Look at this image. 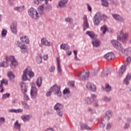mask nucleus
Segmentation results:
<instances>
[{"mask_svg":"<svg viewBox=\"0 0 131 131\" xmlns=\"http://www.w3.org/2000/svg\"><path fill=\"white\" fill-rule=\"evenodd\" d=\"M50 72H54L55 71V66H52L49 69Z\"/></svg>","mask_w":131,"mask_h":131,"instance_id":"680f3d73","label":"nucleus"},{"mask_svg":"<svg viewBox=\"0 0 131 131\" xmlns=\"http://www.w3.org/2000/svg\"><path fill=\"white\" fill-rule=\"evenodd\" d=\"M79 124L81 130H83V129H87L88 130H90V129H91V127L88 126V125L86 124H83V123L80 122Z\"/></svg>","mask_w":131,"mask_h":131,"instance_id":"c756f323","label":"nucleus"},{"mask_svg":"<svg viewBox=\"0 0 131 131\" xmlns=\"http://www.w3.org/2000/svg\"><path fill=\"white\" fill-rule=\"evenodd\" d=\"M105 90L106 93H109L111 91V86L109 84H106L105 85Z\"/></svg>","mask_w":131,"mask_h":131,"instance_id":"de8ad7c7","label":"nucleus"},{"mask_svg":"<svg viewBox=\"0 0 131 131\" xmlns=\"http://www.w3.org/2000/svg\"><path fill=\"white\" fill-rule=\"evenodd\" d=\"M30 94L32 99H35L37 97V89L35 86L31 87Z\"/></svg>","mask_w":131,"mask_h":131,"instance_id":"9b49d317","label":"nucleus"},{"mask_svg":"<svg viewBox=\"0 0 131 131\" xmlns=\"http://www.w3.org/2000/svg\"><path fill=\"white\" fill-rule=\"evenodd\" d=\"M19 85L23 94H26L27 93V88H26L25 82L23 81L19 82Z\"/></svg>","mask_w":131,"mask_h":131,"instance_id":"4468645a","label":"nucleus"},{"mask_svg":"<svg viewBox=\"0 0 131 131\" xmlns=\"http://www.w3.org/2000/svg\"><path fill=\"white\" fill-rule=\"evenodd\" d=\"M28 13L30 17L34 20H36L38 18L40 17V14H38L37 11H36V10L33 8H31L29 9L28 10Z\"/></svg>","mask_w":131,"mask_h":131,"instance_id":"f03ea898","label":"nucleus"},{"mask_svg":"<svg viewBox=\"0 0 131 131\" xmlns=\"http://www.w3.org/2000/svg\"><path fill=\"white\" fill-rule=\"evenodd\" d=\"M10 97V93H6L3 95L2 99V100H5L7 99V98H9Z\"/></svg>","mask_w":131,"mask_h":131,"instance_id":"8fccbe9b","label":"nucleus"},{"mask_svg":"<svg viewBox=\"0 0 131 131\" xmlns=\"http://www.w3.org/2000/svg\"><path fill=\"white\" fill-rule=\"evenodd\" d=\"M44 131H54V129L53 128H48L45 129Z\"/></svg>","mask_w":131,"mask_h":131,"instance_id":"774afa93","label":"nucleus"},{"mask_svg":"<svg viewBox=\"0 0 131 131\" xmlns=\"http://www.w3.org/2000/svg\"><path fill=\"white\" fill-rule=\"evenodd\" d=\"M112 43L113 47H114L115 49H116V50H118V51H122V48L123 47L121 43L118 42V41L116 40H112Z\"/></svg>","mask_w":131,"mask_h":131,"instance_id":"1a4fd4ad","label":"nucleus"},{"mask_svg":"<svg viewBox=\"0 0 131 131\" xmlns=\"http://www.w3.org/2000/svg\"><path fill=\"white\" fill-rule=\"evenodd\" d=\"M86 34H87V35H89V36H90V37H91V38H92V39H93V38H95V33H94L93 32L90 31H86Z\"/></svg>","mask_w":131,"mask_h":131,"instance_id":"4c0bfd02","label":"nucleus"},{"mask_svg":"<svg viewBox=\"0 0 131 131\" xmlns=\"http://www.w3.org/2000/svg\"><path fill=\"white\" fill-rule=\"evenodd\" d=\"M90 26L89 25V22H88V18L86 16H84V22L83 24V30L85 31L88 28H89Z\"/></svg>","mask_w":131,"mask_h":131,"instance_id":"4be33fe9","label":"nucleus"},{"mask_svg":"<svg viewBox=\"0 0 131 131\" xmlns=\"http://www.w3.org/2000/svg\"><path fill=\"white\" fill-rule=\"evenodd\" d=\"M111 126H112V125L111 123H108L107 125H106V129L107 130L110 129V128H111Z\"/></svg>","mask_w":131,"mask_h":131,"instance_id":"69168bd1","label":"nucleus"},{"mask_svg":"<svg viewBox=\"0 0 131 131\" xmlns=\"http://www.w3.org/2000/svg\"><path fill=\"white\" fill-rule=\"evenodd\" d=\"M61 50H64V51H67V50H70V47L68 46V44L62 43L60 46Z\"/></svg>","mask_w":131,"mask_h":131,"instance_id":"72a5a7b5","label":"nucleus"},{"mask_svg":"<svg viewBox=\"0 0 131 131\" xmlns=\"http://www.w3.org/2000/svg\"><path fill=\"white\" fill-rule=\"evenodd\" d=\"M7 76L11 82H14V81H15V80L14 79L15 78V75L13 74V72H9L7 74Z\"/></svg>","mask_w":131,"mask_h":131,"instance_id":"c85d7f7f","label":"nucleus"},{"mask_svg":"<svg viewBox=\"0 0 131 131\" xmlns=\"http://www.w3.org/2000/svg\"><path fill=\"white\" fill-rule=\"evenodd\" d=\"M52 93H53L54 95L57 96L60 98L62 96V92H61V86L55 84L52 85L51 88L49 90V91L46 93V97H50L52 95Z\"/></svg>","mask_w":131,"mask_h":131,"instance_id":"f257e3e1","label":"nucleus"},{"mask_svg":"<svg viewBox=\"0 0 131 131\" xmlns=\"http://www.w3.org/2000/svg\"><path fill=\"white\" fill-rule=\"evenodd\" d=\"M56 111L57 115L59 117H62L63 116V112H62V110H59Z\"/></svg>","mask_w":131,"mask_h":131,"instance_id":"09e8293b","label":"nucleus"},{"mask_svg":"<svg viewBox=\"0 0 131 131\" xmlns=\"http://www.w3.org/2000/svg\"><path fill=\"white\" fill-rule=\"evenodd\" d=\"M110 73H111L110 69L106 68L101 72V77H105L106 76H108Z\"/></svg>","mask_w":131,"mask_h":131,"instance_id":"a211bd4d","label":"nucleus"},{"mask_svg":"<svg viewBox=\"0 0 131 131\" xmlns=\"http://www.w3.org/2000/svg\"><path fill=\"white\" fill-rule=\"evenodd\" d=\"M104 58L108 60H112L114 58V54L112 52L108 53L104 55Z\"/></svg>","mask_w":131,"mask_h":131,"instance_id":"a878e982","label":"nucleus"},{"mask_svg":"<svg viewBox=\"0 0 131 131\" xmlns=\"http://www.w3.org/2000/svg\"><path fill=\"white\" fill-rule=\"evenodd\" d=\"M127 36H128V33H126L124 34L123 31L121 30L120 31V36H118L117 37V40H120L123 43H125Z\"/></svg>","mask_w":131,"mask_h":131,"instance_id":"39448f33","label":"nucleus"},{"mask_svg":"<svg viewBox=\"0 0 131 131\" xmlns=\"http://www.w3.org/2000/svg\"><path fill=\"white\" fill-rule=\"evenodd\" d=\"M3 83L4 84H5V85H8V80H7L5 79H3L2 80H1V83H0V93H3L4 92V88L3 87Z\"/></svg>","mask_w":131,"mask_h":131,"instance_id":"5701e85b","label":"nucleus"},{"mask_svg":"<svg viewBox=\"0 0 131 131\" xmlns=\"http://www.w3.org/2000/svg\"><path fill=\"white\" fill-rule=\"evenodd\" d=\"M15 59V57H14L13 56H6V62H12V61H13L14 59Z\"/></svg>","mask_w":131,"mask_h":131,"instance_id":"ea45409f","label":"nucleus"},{"mask_svg":"<svg viewBox=\"0 0 131 131\" xmlns=\"http://www.w3.org/2000/svg\"><path fill=\"white\" fill-rule=\"evenodd\" d=\"M56 61H57L58 72L60 74H61L62 70H61V66H60V58H59V57H56Z\"/></svg>","mask_w":131,"mask_h":131,"instance_id":"7c9ffc66","label":"nucleus"},{"mask_svg":"<svg viewBox=\"0 0 131 131\" xmlns=\"http://www.w3.org/2000/svg\"><path fill=\"white\" fill-rule=\"evenodd\" d=\"M80 80H86L90 76V72H82L78 73L77 76Z\"/></svg>","mask_w":131,"mask_h":131,"instance_id":"20e7f679","label":"nucleus"},{"mask_svg":"<svg viewBox=\"0 0 131 131\" xmlns=\"http://www.w3.org/2000/svg\"><path fill=\"white\" fill-rule=\"evenodd\" d=\"M17 65H18V62H17L16 59L14 58L13 60L11 61L10 66L12 67V66H17Z\"/></svg>","mask_w":131,"mask_h":131,"instance_id":"49530a36","label":"nucleus"},{"mask_svg":"<svg viewBox=\"0 0 131 131\" xmlns=\"http://www.w3.org/2000/svg\"><path fill=\"white\" fill-rule=\"evenodd\" d=\"M126 61L127 63H124L125 66H122L119 70V76H121V75H122V74H123V72H124V71H125V66H126V65H128V64L130 63L131 57H128L126 58Z\"/></svg>","mask_w":131,"mask_h":131,"instance_id":"0eeeda50","label":"nucleus"},{"mask_svg":"<svg viewBox=\"0 0 131 131\" xmlns=\"http://www.w3.org/2000/svg\"><path fill=\"white\" fill-rule=\"evenodd\" d=\"M101 12H97L93 17V23L94 25H99L101 23Z\"/></svg>","mask_w":131,"mask_h":131,"instance_id":"423d86ee","label":"nucleus"},{"mask_svg":"<svg viewBox=\"0 0 131 131\" xmlns=\"http://www.w3.org/2000/svg\"><path fill=\"white\" fill-rule=\"evenodd\" d=\"M24 99L25 101H28L29 100V96L26 94H24Z\"/></svg>","mask_w":131,"mask_h":131,"instance_id":"bf43d9fd","label":"nucleus"},{"mask_svg":"<svg viewBox=\"0 0 131 131\" xmlns=\"http://www.w3.org/2000/svg\"><path fill=\"white\" fill-rule=\"evenodd\" d=\"M105 118L107 119V120H110V119L112 118L113 115V112L111 110H108L105 112Z\"/></svg>","mask_w":131,"mask_h":131,"instance_id":"412c9836","label":"nucleus"},{"mask_svg":"<svg viewBox=\"0 0 131 131\" xmlns=\"http://www.w3.org/2000/svg\"><path fill=\"white\" fill-rule=\"evenodd\" d=\"M112 43L113 47H114L115 49H116V50H118V51H122V48L123 47L121 43L118 42V41L116 40H112Z\"/></svg>","mask_w":131,"mask_h":131,"instance_id":"6e6552de","label":"nucleus"},{"mask_svg":"<svg viewBox=\"0 0 131 131\" xmlns=\"http://www.w3.org/2000/svg\"><path fill=\"white\" fill-rule=\"evenodd\" d=\"M111 5H113V6H115V7H117V6H118V3L113 1L111 3Z\"/></svg>","mask_w":131,"mask_h":131,"instance_id":"338daca9","label":"nucleus"},{"mask_svg":"<svg viewBox=\"0 0 131 131\" xmlns=\"http://www.w3.org/2000/svg\"><path fill=\"white\" fill-rule=\"evenodd\" d=\"M63 108H64V105L60 103H57L53 107V109L55 111L58 110H62Z\"/></svg>","mask_w":131,"mask_h":131,"instance_id":"aec40b11","label":"nucleus"},{"mask_svg":"<svg viewBox=\"0 0 131 131\" xmlns=\"http://www.w3.org/2000/svg\"><path fill=\"white\" fill-rule=\"evenodd\" d=\"M65 21L71 23L72 22H73V19L70 17H67L65 18Z\"/></svg>","mask_w":131,"mask_h":131,"instance_id":"5fc2aeb1","label":"nucleus"},{"mask_svg":"<svg viewBox=\"0 0 131 131\" xmlns=\"http://www.w3.org/2000/svg\"><path fill=\"white\" fill-rule=\"evenodd\" d=\"M41 42L46 47H51V46L53 45V42L49 41L46 38H42L41 39Z\"/></svg>","mask_w":131,"mask_h":131,"instance_id":"6ab92c4d","label":"nucleus"},{"mask_svg":"<svg viewBox=\"0 0 131 131\" xmlns=\"http://www.w3.org/2000/svg\"><path fill=\"white\" fill-rule=\"evenodd\" d=\"M120 52H121L122 54H124L125 56H127V55H129L131 52V48H128L125 50L123 49V47H122V50H120Z\"/></svg>","mask_w":131,"mask_h":131,"instance_id":"cd10ccee","label":"nucleus"},{"mask_svg":"<svg viewBox=\"0 0 131 131\" xmlns=\"http://www.w3.org/2000/svg\"><path fill=\"white\" fill-rule=\"evenodd\" d=\"M13 10L20 13V12H23V11H24V6L15 7L13 8Z\"/></svg>","mask_w":131,"mask_h":131,"instance_id":"c9c22d12","label":"nucleus"},{"mask_svg":"<svg viewBox=\"0 0 131 131\" xmlns=\"http://www.w3.org/2000/svg\"><path fill=\"white\" fill-rule=\"evenodd\" d=\"M70 90H69V88H66L63 91V95H66L67 94H70Z\"/></svg>","mask_w":131,"mask_h":131,"instance_id":"3c124183","label":"nucleus"},{"mask_svg":"<svg viewBox=\"0 0 131 131\" xmlns=\"http://www.w3.org/2000/svg\"><path fill=\"white\" fill-rule=\"evenodd\" d=\"M22 105L25 110H29L30 107L29 106V105H28V103H26V102H23Z\"/></svg>","mask_w":131,"mask_h":131,"instance_id":"79ce46f5","label":"nucleus"},{"mask_svg":"<svg viewBox=\"0 0 131 131\" xmlns=\"http://www.w3.org/2000/svg\"><path fill=\"white\" fill-rule=\"evenodd\" d=\"M130 78L131 74H128L123 80L124 84H126V85H128V84H129V80H130Z\"/></svg>","mask_w":131,"mask_h":131,"instance_id":"b1692460","label":"nucleus"},{"mask_svg":"<svg viewBox=\"0 0 131 131\" xmlns=\"http://www.w3.org/2000/svg\"><path fill=\"white\" fill-rule=\"evenodd\" d=\"M11 32L16 34L17 33V22L14 21L10 26Z\"/></svg>","mask_w":131,"mask_h":131,"instance_id":"2eb2a0df","label":"nucleus"},{"mask_svg":"<svg viewBox=\"0 0 131 131\" xmlns=\"http://www.w3.org/2000/svg\"><path fill=\"white\" fill-rule=\"evenodd\" d=\"M32 117V116L31 115H24L21 116V118L24 122H26V121H28Z\"/></svg>","mask_w":131,"mask_h":131,"instance_id":"393cba45","label":"nucleus"},{"mask_svg":"<svg viewBox=\"0 0 131 131\" xmlns=\"http://www.w3.org/2000/svg\"><path fill=\"white\" fill-rule=\"evenodd\" d=\"M37 62L38 64H40L42 61V57H41V54H39L36 58Z\"/></svg>","mask_w":131,"mask_h":131,"instance_id":"37998d69","label":"nucleus"},{"mask_svg":"<svg viewBox=\"0 0 131 131\" xmlns=\"http://www.w3.org/2000/svg\"><path fill=\"white\" fill-rule=\"evenodd\" d=\"M92 43L93 47L95 48H98V47H100V45H101V42L99 39L97 38H93L92 39Z\"/></svg>","mask_w":131,"mask_h":131,"instance_id":"f3484780","label":"nucleus"},{"mask_svg":"<svg viewBox=\"0 0 131 131\" xmlns=\"http://www.w3.org/2000/svg\"><path fill=\"white\" fill-rule=\"evenodd\" d=\"M6 122V119H5V117H1L0 118V124H3V123H5Z\"/></svg>","mask_w":131,"mask_h":131,"instance_id":"6e6d98bb","label":"nucleus"},{"mask_svg":"<svg viewBox=\"0 0 131 131\" xmlns=\"http://www.w3.org/2000/svg\"><path fill=\"white\" fill-rule=\"evenodd\" d=\"M14 127L18 131H21V124L19 123V121L16 120L14 123Z\"/></svg>","mask_w":131,"mask_h":131,"instance_id":"2f4dec72","label":"nucleus"},{"mask_svg":"<svg viewBox=\"0 0 131 131\" xmlns=\"http://www.w3.org/2000/svg\"><path fill=\"white\" fill-rule=\"evenodd\" d=\"M100 30L101 31H102L103 34H105L106 33V31H107V26H103L100 28Z\"/></svg>","mask_w":131,"mask_h":131,"instance_id":"a18cd8bd","label":"nucleus"},{"mask_svg":"<svg viewBox=\"0 0 131 131\" xmlns=\"http://www.w3.org/2000/svg\"><path fill=\"white\" fill-rule=\"evenodd\" d=\"M20 40L24 43H29V39L26 36L20 37Z\"/></svg>","mask_w":131,"mask_h":131,"instance_id":"f704fd0d","label":"nucleus"},{"mask_svg":"<svg viewBox=\"0 0 131 131\" xmlns=\"http://www.w3.org/2000/svg\"><path fill=\"white\" fill-rule=\"evenodd\" d=\"M86 6H87L88 11H89V12H92V7H91V6H90V4H89V3H88L86 4Z\"/></svg>","mask_w":131,"mask_h":131,"instance_id":"e2e57ef3","label":"nucleus"},{"mask_svg":"<svg viewBox=\"0 0 131 131\" xmlns=\"http://www.w3.org/2000/svg\"><path fill=\"white\" fill-rule=\"evenodd\" d=\"M100 17H101V20H103V21H105L106 19H107V15H105V14H101L100 13Z\"/></svg>","mask_w":131,"mask_h":131,"instance_id":"864d4df0","label":"nucleus"},{"mask_svg":"<svg viewBox=\"0 0 131 131\" xmlns=\"http://www.w3.org/2000/svg\"><path fill=\"white\" fill-rule=\"evenodd\" d=\"M67 3H68V0H60L58 3L60 9H61V8H65L66 5H67Z\"/></svg>","mask_w":131,"mask_h":131,"instance_id":"bb28decb","label":"nucleus"},{"mask_svg":"<svg viewBox=\"0 0 131 131\" xmlns=\"http://www.w3.org/2000/svg\"><path fill=\"white\" fill-rule=\"evenodd\" d=\"M112 17L116 21H118V22H119V23H122V22L124 21V18H123V17H121L119 14H112Z\"/></svg>","mask_w":131,"mask_h":131,"instance_id":"ddd939ff","label":"nucleus"},{"mask_svg":"<svg viewBox=\"0 0 131 131\" xmlns=\"http://www.w3.org/2000/svg\"><path fill=\"white\" fill-rule=\"evenodd\" d=\"M9 66V63L7 61H3L0 62V67H4V68H7Z\"/></svg>","mask_w":131,"mask_h":131,"instance_id":"a19ab883","label":"nucleus"},{"mask_svg":"<svg viewBox=\"0 0 131 131\" xmlns=\"http://www.w3.org/2000/svg\"><path fill=\"white\" fill-rule=\"evenodd\" d=\"M7 35V30L6 29H3L2 31V37H4V36H6Z\"/></svg>","mask_w":131,"mask_h":131,"instance_id":"4d7b16f0","label":"nucleus"},{"mask_svg":"<svg viewBox=\"0 0 131 131\" xmlns=\"http://www.w3.org/2000/svg\"><path fill=\"white\" fill-rule=\"evenodd\" d=\"M110 100H111V97H108L107 96H104L103 97V101H104V102H109Z\"/></svg>","mask_w":131,"mask_h":131,"instance_id":"603ef678","label":"nucleus"},{"mask_svg":"<svg viewBox=\"0 0 131 131\" xmlns=\"http://www.w3.org/2000/svg\"><path fill=\"white\" fill-rule=\"evenodd\" d=\"M128 127H129V124L126 123L123 126L124 129H127Z\"/></svg>","mask_w":131,"mask_h":131,"instance_id":"052dcab7","label":"nucleus"},{"mask_svg":"<svg viewBox=\"0 0 131 131\" xmlns=\"http://www.w3.org/2000/svg\"><path fill=\"white\" fill-rule=\"evenodd\" d=\"M38 11L39 12L38 13L40 15V16H41V15L43 14V6L41 5L39 6L38 8Z\"/></svg>","mask_w":131,"mask_h":131,"instance_id":"58836bf2","label":"nucleus"},{"mask_svg":"<svg viewBox=\"0 0 131 131\" xmlns=\"http://www.w3.org/2000/svg\"><path fill=\"white\" fill-rule=\"evenodd\" d=\"M15 45L19 47L21 50H25V53H27V47H26V45L24 44L22 45L19 41H16L15 42Z\"/></svg>","mask_w":131,"mask_h":131,"instance_id":"dca6fc26","label":"nucleus"},{"mask_svg":"<svg viewBox=\"0 0 131 131\" xmlns=\"http://www.w3.org/2000/svg\"><path fill=\"white\" fill-rule=\"evenodd\" d=\"M69 85L70 86H74V81H71L69 82Z\"/></svg>","mask_w":131,"mask_h":131,"instance_id":"0e129e2a","label":"nucleus"},{"mask_svg":"<svg viewBox=\"0 0 131 131\" xmlns=\"http://www.w3.org/2000/svg\"><path fill=\"white\" fill-rule=\"evenodd\" d=\"M92 97H86L85 99V103L87 104V105H91L94 102V100L97 99V96L95 94L91 95Z\"/></svg>","mask_w":131,"mask_h":131,"instance_id":"9d476101","label":"nucleus"},{"mask_svg":"<svg viewBox=\"0 0 131 131\" xmlns=\"http://www.w3.org/2000/svg\"><path fill=\"white\" fill-rule=\"evenodd\" d=\"M86 88L88 89V90L91 91V92H96V91H97V88L96 86L91 82H88L87 83Z\"/></svg>","mask_w":131,"mask_h":131,"instance_id":"f8f14e48","label":"nucleus"},{"mask_svg":"<svg viewBox=\"0 0 131 131\" xmlns=\"http://www.w3.org/2000/svg\"><path fill=\"white\" fill-rule=\"evenodd\" d=\"M9 112L10 113H21L23 112V110L21 108H18L17 110L16 109H10L9 110Z\"/></svg>","mask_w":131,"mask_h":131,"instance_id":"473e14b6","label":"nucleus"},{"mask_svg":"<svg viewBox=\"0 0 131 131\" xmlns=\"http://www.w3.org/2000/svg\"><path fill=\"white\" fill-rule=\"evenodd\" d=\"M101 2L102 3V6L103 7H108L109 6V3L107 1V0H101Z\"/></svg>","mask_w":131,"mask_h":131,"instance_id":"c03bdc74","label":"nucleus"},{"mask_svg":"<svg viewBox=\"0 0 131 131\" xmlns=\"http://www.w3.org/2000/svg\"><path fill=\"white\" fill-rule=\"evenodd\" d=\"M41 82H42V78L41 77H40L37 78L36 81L37 86H38V88H39V86H40V85H41Z\"/></svg>","mask_w":131,"mask_h":131,"instance_id":"e433bc0d","label":"nucleus"},{"mask_svg":"<svg viewBox=\"0 0 131 131\" xmlns=\"http://www.w3.org/2000/svg\"><path fill=\"white\" fill-rule=\"evenodd\" d=\"M43 0H34V4H36V5H39L41 3V2H43Z\"/></svg>","mask_w":131,"mask_h":131,"instance_id":"13d9d810","label":"nucleus"},{"mask_svg":"<svg viewBox=\"0 0 131 131\" xmlns=\"http://www.w3.org/2000/svg\"><path fill=\"white\" fill-rule=\"evenodd\" d=\"M27 75L30 77H33L34 76V73L32 72L31 70L28 71V69H26L25 71H24V74L22 76V80L23 81H26V80H28V78H27Z\"/></svg>","mask_w":131,"mask_h":131,"instance_id":"7ed1b4c3","label":"nucleus"}]
</instances>
